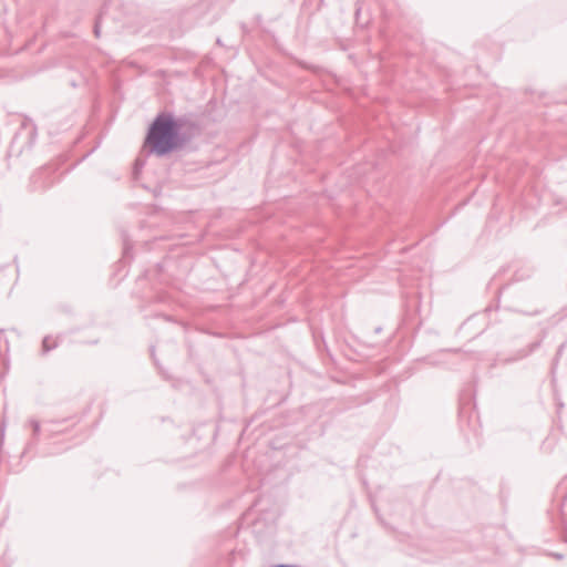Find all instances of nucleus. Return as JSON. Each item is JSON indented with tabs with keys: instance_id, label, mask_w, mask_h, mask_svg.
I'll return each instance as SVG.
<instances>
[{
	"instance_id": "1",
	"label": "nucleus",
	"mask_w": 567,
	"mask_h": 567,
	"mask_svg": "<svg viewBox=\"0 0 567 567\" xmlns=\"http://www.w3.org/2000/svg\"><path fill=\"white\" fill-rule=\"evenodd\" d=\"M183 118H177L171 112L158 113L150 124L145 147L148 154L164 157L187 143L186 135L182 132Z\"/></svg>"
},
{
	"instance_id": "10",
	"label": "nucleus",
	"mask_w": 567,
	"mask_h": 567,
	"mask_svg": "<svg viewBox=\"0 0 567 567\" xmlns=\"http://www.w3.org/2000/svg\"><path fill=\"white\" fill-rule=\"evenodd\" d=\"M375 332H377V333L381 332V328H380V327H379V328H377V329H375Z\"/></svg>"
},
{
	"instance_id": "6",
	"label": "nucleus",
	"mask_w": 567,
	"mask_h": 567,
	"mask_svg": "<svg viewBox=\"0 0 567 567\" xmlns=\"http://www.w3.org/2000/svg\"><path fill=\"white\" fill-rule=\"evenodd\" d=\"M94 34L96 38H100V34H101V25H100V19H97L95 21V24H94Z\"/></svg>"
},
{
	"instance_id": "9",
	"label": "nucleus",
	"mask_w": 567,
	"mask_h": 567,
	"mask_svg": "<svg viewBox=\"0 0 567 567\" xmlns=\"http://www.w3.org/2000/svg\"><path fill=\"white\" fill-rule=\"evenodd\" d=\"M127 250H128V248H127V246L125 245V247H124V254H125V255L127 254Z\"/></svg>"
},
{
	"instance_id": "7",
	"label": "nucleus",
	"mask_w": 567,
	"mask_h": 567,
	"mask_svg": "<svg viewBox=\"0 0 567 567\" xmlns=\"http://www.w3.org/2000/svg\"><path fill=\"white\" fill-rule=\"evenodd\" d=\"M551 556L555 557L556 559H563V555L559 553H553Z\"/></svg>"
},
{
	"instance_id": "2",
	"label": "nucleus",
	"mask_w": 567,
	"mask_h": 567,
	"mask_svg": "<svg viewBox=\"0 0 567 567\" xmlns=\"http://www.w3.org/2000/svg\"><path fill=\"white\" fill-rule=\"evenodd\" d=\"M56 182L52 166H44L32 174L31 184L34 190H44Z\"/></svg>"
},
{
	"instance_id": "8",
	"label": "nucleus",
	"mask_w": 567,
	"mask_h": 567,
	"mask_svg": "<svg viewBox=\"0 0 567 567\" xmlns=\"http://www.w3.org/2000/svg\"><path fill=\"white\" fill-rule=\"evenodd\" d=\"M563 349H564V344H560L558 348V351H557V355H559L561 353Z\"/></svg>"
},
{
	"instance_id": "4",
	"label": "nucleus",
	"mask_w": 567,
	"mask_h": 567,
	"mask_svg": "<svg viewBox=\"0 0 567 567\" xmlns=\"http://www.w3.org/2000/svg\"><path fill=\"white\" fill-rule=\"evenodd\" d=\"M540 341L533 342L528 344L526 349H522L518 351V359L526 358L530 353H533L537 348H539Z\"/></svg>"
},
{
	"instance_id": "3",
	"label": "nucleus",
	"mask_w": 567,
	"mask_h": 567,
	"mask_svg": "<svg viewBox=\"0 0 567 567\" xmlns=\"http://www.w3.org/2000/svg\"><path fill=\"white\" fill-rule=\"evenodd\" d=\"M32 429V437L25 445V452L32 450L40 441L41 424L37 419L28 420L27 424Z\"/></svg>"
},
{
	"instance_id": "5",
	"label": "nucleus",
	"mask_w": 567,
	"mask_h": 567,
	"mask_svg": "<svg viewBox=\"0 0 567 567\" xmlns=\"http://www.w3.org/2000/svg\"><path fill=\"white\" fill-rule=\"evenodd\" d=\"M55 347H56V343L54 341H52L50 337H45L43 339V341H42V351H43V353H48L49 351H51Z\"/></svg>"
}]
</instances>
